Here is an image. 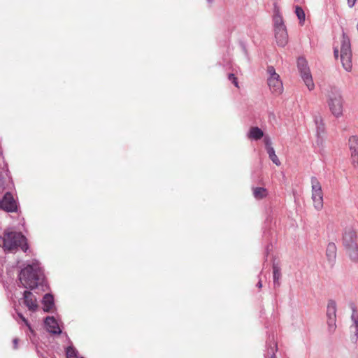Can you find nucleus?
Segmentation results:
<instances>
[{"mask_svg":"<svg viewBox=\"0 0 358 358\" xmlns=\"http://www.w3.org/2000/svg\"><path fill=\"white\" fill-rule=\"evenodd\" d=\"M348 255L350 259L354 262L358 261V247L357 245L354 247L346 248Z\"/></svg>","mask_w":358,"mask_h":358,"instance_id":"nucleus-22","label":"nucleus"},{"mask_svg":"<svg viewBox=\"0 0 358 358\" xmlns=\"http://www.w3.org/2000/svg\"><path fill=\"white\" fill-rule=\"evenodd\" d=\"M19 280L27 289H34L43 280V274L38 263L29 264L21 270Z\"/></svg>","mask_w":358,"mask_h":358,"instance_id":"nucleus-1","label":"nucleus"},{"mask_svg":"<svg viewBox=\"0 0 358 358\" xmlns=\"http://www.w3.org/2000/svg\"><path fill=\"white\" fill-rule=\"evenodd\" d=\"M43 310L45 312H49L51 310V309L53 307L54 303H53V297L52 295L49 294H46L43 297Z\"/></svg>","mask_w":358,"mask_h":358,"instance_id":"nucleus-18","label":"nucleus"},{"mask_svg":"<svg viewBox=\"0 0 358 358\" xmlns=\"http://www.w3.org/2000/svg\"><path fill=\"white\" fill-rule=\"evenodd\" d=\"M327 324L330 331H334L336 328V304L335 301H330L327 310Z\"/></svg>","mask_w":358,"mask_h":358,"instance_id":"nucleus-9","label":"nucleus"},{"mask_svg":"<svg viewBox=\"0 0 358 358\" xmlns=\"http://www.w3.org/2000/svg\"><path fill=\"white\" fill-rule=\"evenodd\" d=\"M268 194L266 189L264 187H255L253 188V196L257 199H262L266 197Z\"/></svg>","mask_w":358,"mask_h":358,"instance_id":"nucleus-20","label":"nucleus"},{"mask_svg":"<svg viewBox=\"0 0 358 358\" xmlns=\"http://www.w3.org/2000/svg\"><path fill=\"white\" fill-rule=\"evenodd\" d=\"M19 317L22 319V320L24 322V324L29 327L30 330H31V327L27 321V320L21 314H18Z\"/></svg>","mask_w":358,"mask_h":358,"instance_id":"nucleus-28","label":"nucleus"},{"mask_svg":"<svg viewBox=\"0 0 358 358\" xmlns=\"http://www.w3.org/2000/svg\"><path fill=\"white\" fill-rule=\"evenodd\" d=\"M340 58L343 68L350 71L352 67L351 45L349 37L345 33L342 36Z\"/></svg>","mask_w":358,"mask_h":358,"instance_id":"nucleus-3","label":"nucleus"},{"mask_svg":"<svg viewBox=\"0 0 358 358\" xmlns=\"http://www.w3.org/2000/svg\"><path fill=\"white\" fill-rule=\"evenodd\" d=\"M295 13L300 21V24L302 25L305 21V13L301 7L296 6L295 8Z\"/></svg>","mask_w":358,"mask_h":358,"instance_id":"nucleus-23","label":"nucleus"},{"mask_svg":"<svg viewBox=\"0 0 358 358\" xmlns=\"http://www.w3.org/2000/svg\"><path fill=\"white\" fill-rule=\"evenodd\" d=\"M324 133V125L323 124H321L320 126H318L317 127V135L318 136H321L322 134H323Z\"/></svg>","mask_w":358,"mask_h":358,"instance_id":"nucleus-27","label":"nucleus"},{"mask_svg":"<svg viewBox=\"0 0 358 358\" xmlns=\"http://www.w3.org/2000/svg\"><path fill=\"white\" fill-rule=\"evenodd\" d=\"M81 358H84V357H81Z\"/></svg>","mask_w":358,"mask_h":358,"instance_id":"nucleus-36","label":"nucleus"},{"mask_svg":"<svg viewBox=\"0 0 358 358\" xmlns=\"http://www.w3.org/2000/svg\"><path fill=\"white\" fill-rule=\"evenodd\" d=\"M298 69L300 71L301 76L309 90H313L315 87V84L313 80L312 75L308 66L307 61L300 57L297 61Z\"/></svg>","mask_w":358,"mask_h":358,"instance_id":"nucleus-5","label":"nucleus"},{"mask_svg":"<svg viewBox=\"0 0 358 358\" xmlns=\"http://www.w3.org/2000/svg\"><path fill=\"white\" fill-rule=\"evenodd\" d=\"M66 358H78V351L72 346H69L66 350Z\"/></svg>","mask_w":358,"mask_h":358,"instance_id":"nucleus-25","label":"nucleus"},{"mask_svg":"<svg viewBox=\"0 0 358 358\" xmlns=\"http://www.w3.org/2000/svg\"><path fill=\"white\" fill-rule=\"evenodd\" d=\"M349 149L350 150V155L352 163L355 166L358 165V137L352 136L348 140Z\"/></svg>","mask_w":358,"mask_h":358,"instance_id":"nucleus-10","label":"nucleus"},{"mask_svg":"<svg viewBox=\"0 0 358 358\" xmlns=\"http://www.w3.org/2000/svg\"><path fill=\"white\" fill-rule=\"evenodd\" d=\"M24 303L31 311H36L38 308V303L36 296L29 291L24 292Z\"/></svg>","mask_w":358,"mask_h":358,"instance_id":"nucleus-12","label":"nucleus"},{"mask_svg":"<svg viewBox=\"0 0 358 358\" xmlns=\"http://www.w3.org/2000/svg\"><path fill=\"white\" fill-rule=\"evenodd\" d=\"M0 208L6 212H15L17 206L13 196L10 192H6L0 201Z\"/></svg>","mask_w":358,"mask_h":358,"instance_id":"nucleus-8","label":"nucleus"},{"mask_svg":"<svg viewBox=\"0 0 358 358\" xmlns=\"http://www.w3.org/2000/svg\"><path fill=\"white\" fill-rule=\"evenodd\" d=\"M264 136L263 131L257 127H252L250 129L248 138L253 140H259Z\"/></svg>","mask_w":358,"mask_h":358,"instance_id":"nucleus-17","label":"nucleus"},{"mask_svg":"<svg viewBox=\"0 0 358 358\" xmlns=\"http://www.w3.org/2000/svg\"><path fill=\"white\" fill-rule=\"evenodd\" d=\"M338 52H339L338 49L337 48H334V56H335V57H336V59H337V58H338Z\"/></svg>","mask_w":358,"mask_h":358,"instance_id":"nucleus-31","label":"nucleus"},{"mask_svg":"<svg viewBox=\"0 0 358 358\" xmlns=\"http://www.w3.org/2000/svg\"><path fill=\"white\" fill-rule=\"evenodd\" d=\"M326 255L331 262H334L336 257V246L334 243H329L327 247Z\"/></svg>","mask_w":358,"mask_h":358,"instance_id":"nucleus-16","label":"nucleus"},{"mask_svg":"<svg viewBox=\"0 0 358 358\" xmlns=\"http://www.w3.org/2000/svg\"><path fill=\"white\" fill-rule=\"evenodd\" d=\"M265 144H266V149L267 150V146H271V142L268 138H264Z\"/></svg>","mask_w":358,"mask_h":358,"instance_id":"nucleus-29","label":"nucleus"},{"mask_svg":"<svg viewBox=\"0 0 358 358\" xmlns=\"http://www.w3.org/2000/svg\"><path fill=\"white\" fill-rule=\"evenodd\" d=\"M2 240H3V236H0V247H2Z\"/></svg>","mask_w":358,"mask_h":358,"instance_id":"nucleus-33","label":"nucleus"},{"mask_svg":"<svg viewBox=\"0 0 358 358\" xmlns=\"http://www.w3.org/2000/svg\"><path fill=\"white\" fill-rule=\"evenodd\" d=\"M208 1H212L213 0H208Z\"/></svg>","mask_w":358,"mask_h":358,"instance_id":"nucleus-35","label":"nucleus"},{"mask_svg":"<svg viewBox=\"0 0 358 358\" xmlns=\"http://www.w3.org/2000/svg\"><path fill=\"white\" fill-rule=\"evenodd\" d=\"M273 281L274 282H278V280L281 276L280 273V267L275 264H273Z\"/></svg>","mask_w":358,"mask_h":358,"instance_id":"nucleus-24","label":"nucleus"},{"mask_svg":"<svg viewBox=\"0 0 358 358\" xmlns=\"http://www.w3.org/2000/svg\"><path fill=\"white\" fill-rule=\"evenodd\" d=\"M45 324L47 330L52 334H60L62 331L57 324V322L53 317H47L45 320Z\"/></svg>","mask_w":358,"mask_h":358,"instance_id":"nucleus-13","label":"nucleus"},{"mask_svg":"<svg viewBox=\"0 0 358 358\" xmlns=\"http://www.w3.org/2000/svg\"><path fill=\"white\" fill-rule=\"evenodd\" d=\"M351 320L353 324L350 326V331L353 333L357 338L358 336V313L355 308H352V313L351 315Z\"/></svg>","mask_w":358,"mask_h":358,"instance_id":"nucleus-15","label":"nucleus"},{"mask_svg":"<svg viewBox=\"0 0 358 358\" xmlns=\"http://www.w3.org/2000/svg\"><path fill=\"white\" fill-rule=\"evenodd\" d=\"M262 282H261V281H259V282H258V283H257V287H258L259 288H261V287H262Z\"/></svg>","mask_w":358,"mask_h":358,"instance_id":"nucleus-32","label":"nucleus"},{"mask_svg":"<svg viewBox=\"0 0 358 358\" xmlns=\"http://www.w3.org/2000/svg\"><path fill=\"white\" fill-rule=\"evenodd\" d=\"M267 72L269 74L268 85L272 93L280 94L282 92L283 87L280 76L275 72L273 66H268Z\"/></svg>","mask_w":358,"mask_h":358,"instance_id":"nucleus-6","label":"nucleus"},{"mask_svg":"<svg viewBox=\"0 0 358 358\" xmlns=\"http://www.w3.org/2000/svg\"><path fill=\"white\" fill-rule=\"evenodd\" d=\"M13 342H14L15 345L16 346V345H17V339H15V340L13 341Z\"/></svg>","mask_w":358,"mask_h":358,"instance_id":"nucleus-34","label":"nucleus"},{"mask_svg":"<svg viewBox=\"0 0 358 358\" xmlns=\"http://www.w3.org/2000/svg\"><path fill=\"white\" fill-rule=\"evenodd\" d=\"M228 79L232 82V83L237 87L239 88L238 83L237 80V78L235 76L234 73H229L228 75Z\"/></svg>","mask_w":358,"mask_h":358,"instance_id":"nucleus-26","label":"nucleus"},{"mask_svg":"<svg viewBox=\"0 0 358 358\" xmlns=\"http://www.w3.org/2000/svg\"><path fill=\"white\" fill-rule=\"evenodd\" d=\"M357 0H348V4H349V6L350 7H352L355 2H356Z\"/></svg>","mask_w":358,"mask_h":358,"instance_id":"nucleus-30","label":"nucleus"},{"mask_svg":"<svg viewBox=\"0 0 358 358\" xmlns=\"http://www.w3.org/2000/svg\"><path fill=\"white\" fill-rule=\"evenodd\" d=\"M273 22H274V30L279 28H285V25L284 24L283 18L282 15L280 14L279 10H277L273 15Z\"/></svg>","mask_w":358,"mask_h":358,"instance_id":"nucleus-19","label":"nucleus"},{"mask_svg":"<svg viewBox=\"0 0 358 358\" xmlns=\"http://www.w3.org/2000/svg\"><path fill=\"white\" fill-rule=\"evenodd\" d=\"M20 248L24 252L28 250L27 238L20 232L6 231L2 240V248L6 252H13Z\"/></svg>","mask_w":358,"mask_h":358,"instance_id":"nucleus-2","label":"nucleus"},{"mask_svg":"<svg viewBox=\"0 0 358 358\" xmlns=\"http://www.w3.org/2000/svg\"><path fill=\"white\" fill-rule=\"evenodd\" d=\"M329 107L335 116H340L343 113V99L339 94H332L329 99Z\"/></svg>","mask_w":358,"mask_h":358,"instance_id":"nucleus-7","label":"nucleus"},{"mask_svg":"<svg viewBox=\"0 0 358 358\" xmlns=\"http://www.w3.org/2000/svg\"><path fill=\"white\" fill-rule=\"evenodd\" d=\"M275 37L278 45L282 47L285 46L288 41L286 27L275 29Z\"/></svg>","mask_w":358,"mask_h":358,"instance_id":"nucleus-14","label":"nucleus"},{"mask_svg":"<svg viewBox=\"0 0 358 358\" xmlns=\"http://www.w3.org/2000/svg\"><path fill=\"white\" fill-rule=\"evenodd\" d=\"M312 200L317 210L323 208V192L319 180L315 177L311 178Z\"/></svg>","mask_w":358,"mask_h":358,"instance_id":"nucleus-4","label":"nucleus"},{"mask_svg":"<svg viewBox=\"0 0 358 358\" xmlns=\"http://www.w3.org/2000/svg\"><path fill=\"white\" fill-rule=\"evenodd\" d=\"M267 153L268 155V157L276 165L280 166V162L278 157V156L275 155V150L272 146H267Z\"/></svg>","mask_w":358,"mask_h":358,"instance_id":"nucleus-21","label":"nucleus"},{"mask_svg":"<svg viewBox=\"0 0 358 358\" xmlns=\"http://www.w3.org/2000/svg\"><path fill=\"white\" fill-rule=\"evenodd\" d=\"M356 240L357 234L355 231L351 228L345 229L343 236V243L345 248L357 245Z\"/></svg>","mask_w":358,"mask_h":358,"instance_id":"nucleus-11","label":"nucleus"}]
</instances>
